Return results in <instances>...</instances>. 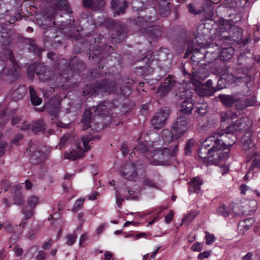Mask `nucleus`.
Returning a JSON list of instances; mask_svg holds the SVG:
<instances>
[{
  "label": "nucleus",
  "instance_id": "f257e3e1",
  "mask_svg": "<svg viewBox=\"0 0 260 260\" xmlns=\"http://www.w3.org/2000/svg\"><path fill=\"white\" fill-rule=\"evenodd\" d=\"M205 143L207 144L208 148L213 152L215 153L217 158H214V160H210L211 163L217 164L222 158L224 157V155H227V153L229 152H225L224 154L218 152L220 150H225L224 142H222V139L220 137V132H213L211 135L206 138L204 141Z\"/></svg>",
  "mask_w": 260,
  "mask_h": 260
},
{
  "label": "nucleus",
  "instance_id": "f03ea898",
  "mask_svg": "<svg viewBox=\"0 0 260 260\" xmlns=\"http://www.w3.org/2000/svg\"><path fill=\"white\" fill-rule=\"evenodd\" d=\"M205 143L207 144L208 148L213 152L215 153L217 158H214V160H210L211 163L217 164L222 158L224 157V155H227V153L229 152H225L224 154L218 152L220 150H225L224 142H222V139L220 137V132H213L211 135L206 138L204 141Z\"/></svg>",
  "mask_w": 260,
  "mask_h": 260
},
{
  "label": "nucleus",
  "instance_id": "7ed1b4c3",
  "mask_svg": "<svg viewBox=\"0 0 260 260\" xmlns=\"http://www.w3.org/2000/svg\"><path fill=\"white\" fill-rule=\"evenodd\" d=\"M243 30L237 26L229 28L228 30H223L219 32L217 37V46L230 45L234 42L240 43L242 41Z\"/></svg>",
  "mask_w": 260,
  "mask_h": 260
},
{
  "label": "nucleus",
  "instance_id": "20e7f679",
  "mask_svg": "<svg viewBox=\"0 0 260 260\" xmlns=\"http://www.w3.org/2000/svg\"><path fill=\"white\" fill-rule=\"evenodd\" d=\"M156 14L155 11L152 9L151 11L146 12L145 15L139 16L134 19H129L131 23L138 27L139 31L141 33L146 32L147 28L151 26V24L156 20Z\"/></svg>",
  "mask_w": 260,
  "mask_h": 260
},
{
  "label": "nucleus",
  "instance_id": "39448f33",
  "mask_svg": "<svg viewBox=\"0 0 260 260\" xmlns=\"http://www.w3.org/2000/svg\"><path fill=\"white\" fill-rule=\"evenodd\" d=\"M178 151V144H176L173 148L170 147L169 148L166 147L158 150L155 152L154 156L156 157L158 159L153 158V160L151 161V164L156 166L167 165L168 164V159L170 157L174 156Z\"/></svg>",
  "mask_w": 260,
  "mask_h": 260
},
{
  "label": "nucleus",
  "instance_id": "423d86ee",
  "mask_svg": "<svg viewBox=\"0 0 260 260\" xmlns=\"http://www.w3.org/2000/svg\"><path fill=\"white\" fill-rule=\"evenodd\" d=\"M104 24L107 27L115 30V34H112V38H114L121 42L126 38L127 27L119 21L107 18L104 21Z\"/></svg>",
  "mask_w": 260,
  "mask_h": 260
},
{
  "label": "nucleus",
  "instance_id": "0eeeda50",
  "mask_svg": "<svg viewBox=\"0 0 260 260\" xmlns=\"http://www.w3.org/2000/svg\"><path fill=\"white\" fill-rule=\"evenodd\" d=\"M95 115L93 116H92L91 110L86 109L84 111L81 120V122L83 124L82 128L83 131H86L88 128H90L92 131L98 132L103 128V124L101 122H99V119L95 121Z\"/></svg>",
  "mask_w": 260,
  "mask_h": 260
},
{
  "label": "nucleus",
  "instance_id": "6e6552de",
  "mask_svg": "<svg viewBox=\"0 0 260 260\" xmlns=\"http://www.w3.org/2000/svg\"><path fill=\"white\" fill-rule=\"evenodd\" d=\"M188 119L184 116H179L177 117L176 121L173 124V131L175 139L180 138L188 129Z\"/></svg>",
  "mask_w": 260,
  "mask_h": 260
},
{
  "label": "nucleus",
  "instance_id": "1a4fd4ad",
  "mask_svg": "<svg viewBox=\"0 0 260 260\" xmlns=\"http://www.w3.org/2000/svg\"><path fill=\"white\" fill-rule=\"evenodd\" d=\"M122 176L129 181H135L138 177L136 165L134 164H126L120 171Z\"/></svg>",
  "mask_w": 260,
  "mask_h": 260
},
{
  "label": "nucleus",
  "instance_id": "9d476101",
  "mask_svg": "<svg viewBox=\"0 0 260 260\" xmlns=\"http://www.w3.org/2000/svg\"><path fill=\"white\" fill-rule=\"evenodd\" d=\"M168 115V112L165 110H161L156 113L151 119L152 125L155 129L162 128L165 124V121Z\"/></svg>",
  "mask_w": 260,
  "mask_h": 260
},
{
  "label": "nucleus",
  "instance_id": "9b49d317",
  "mask_svg": "<svg viewBox=\"0 0 260 260\" xmlns=\"http://www.w3.org/2000/svg\"><path fill=\"white\" fill-rule=\"evenodd\" d=\"M95 88L99 94L100 92H107L109 93L113 92L115 91L117 87L114 81L104 80L102 82L96 83Z\"/></svg>",
  "mask_w": 260,
  "mask_h": 260
},
{
  "label": "nucleus",
  "instance_id": "f8f14e48",
  "mask_svg": "<svg viewBox=\"0 0 260 260\" xmlns=\"http://www.w3.org/2000/svg\"><path fill=\"white\" fill-rule=\"evenodd\" d=\"M128 7L126 0H111V8L113 10V15L116 16L123 14Z\"/></svg>",
  "mask_w": 260,
  "mask_h": 260
},
{
  "label": "nucleus",
  "instance_id": "ddd939ff",
  "mask_svg": "<svg viewBox=\"0 0 260 260\" xmlns=\"http://www.w3.org/2000/svg\"><path fill=\"white\" fill-rule=\"evenodd\" d=\"M156 10L159 15L163 17H168L171 12L172 6L169 0H157Z\"/></svg>",
  "mask_w": 260,
  "mask_h": 260
},
{
  "label": "nucleus",
  "instance_id": "4468645a",
  "mask_svg": "<svg viewBox=\"0 0 260 260\" xmlns=\"http://www.w3.org/2000/svg\"><path fill=\"white\" fill-rule=\"evenodd\" d=\"M175 84L176 81L174 77L169 75L165 78V82L158 87L157 92L160 93L161 96H164L172 89Z\"/></svg>",
  "mask_w": 260,
  "mask_h": 260
},
{
  "label": "nucleus",
  "instance_id": "2eb2a0df",
  "mask_svg": "<svg viewBox=\"0 0 260 260\" xmlns=\"http://www.w3.org/2000/svg\"><path fill=\"white\" fill-rule=\"evenodd\" d=\"M220 137L222 139V142H224L225 149H229L237 141V137L235 133L227 131L220 133Z\"/></svg>",
  "mask_w": 260,
  "mask_h": 260
},
{
  "label": "nucleus",
  "instance_id": "dca6fc26",
  "mask_svg": "<svg viewBox=\"0 0 260 260\" xmlns=\"http://www.w3.org/2000/svg\"><path fill=\"white\" fill-rule=\"evenodd\" d=\"M84 7L93 11L101 10L106 4V0H82Z\"/></svg>",
  "mask_w": 260,
  "mask_h": 260
},
{
  "label": "nucleus",
  "instance_id": "f3484780",
  "mask_svg": "<svg viewBox=\"0 0 260 260\" xmlns=\"http://www.w3.org/2000/svg\"><path fill=\"white\" fill-rule=\"evenodd\" d=\"M39 111H46L51 115L56 116L59 111V103L55 100H51Z\"/></svg>",
  "mask_w": 260,
  "mask_h": 260
},
{
  "label": "nucleus",
  "instance_id": "a211bd4d",
  "mask_svg": "<svg viewBox=\"0 0 260 260\" xmlns=\"http://www.w3.org/2000/svg\"><path fill=\"white\" fill-rule=\"evenodd\" d=\"M46 128V123L42 119H38L31 123V131L35 135H37L40 132L44 134Z\"/></svg>",
  "mask_w": 260,
  "mask_h": 260
},
{
  "label": "nucleus",
  "instance_id": "6ab92c4d",
  "mask_svg": "<svg viewBox=\"0 0 260 260\" xmlns=\"http://www.w3.org/2000/svg\"><path fill=\"white\" fill-rule=\"evenodd\" d=\"M194 105L192 100L191 98H188L184 100L180 107V113L186 115H190L192 114V111L193 109Z\"/></svg>",
  "mask_w": 260,
  "mask_h": 260
},
{
  "label": "nucleus",
  "instance_id": "aec40b11",
  "mask_svg": "<svg viewBox=\"0 0 260 260\" xmlns=\"http://www.w3.org/2000/svg\"><path fill=\"white\" fill-rule=\"evenodd\" d=\"M84 150L80 146H77L76 150H73L70 152H66L64 154V158L72 160H76L78 158H81L84 157Z\"/></svg>",
  "mask_w": 260,
  "mask_h": 260
},
{
  "label": "nucleus",
  "instance_id": "412c9836",
  "mask_svg": "<svg viewBox=\"0 0 260 260\" xmlns=\"http://www.w3.org/2000/svg\"><path fill=\"white\" fill-rule=\"evenodd\" d=\"M245 120L243 119H238L233 122L225 129V131L231 133H234L235 132L242 131L245 129Z\"/></svg>",
  "mask_w": 260,
  "mask_h": 260
},
{
  "label": "nucleus",
  "instance_id": "4be33fe9",
  "mask_svg": "<svg viewBox=\"0 0 260 260\" xmlns=\"http://www.w3.org/2000/svg\"><path fill=\"white\" fill-rule=\"evenodd\" d=\"M252 135V132L248 131L242 138V148L245 151L254 149V144L251 140Z\"/></svg>",
  "mask_w": 260,
  "mask_h": 260
},
{
  "label": "nucleus",
  "instance_id": "5701e85b",
  "mask_svg": "<svg viewBox=\"0 0 260 260\" xmlns=\"http://www.w3.org/2000/svg\"><path fill=\"white\" fill-rule=\"evenodd\" d=\"M218 98L223 105L226 108L232 107L236 102L239 101L233 95L219 94Z\"/></svg>",
  "mask_w": 260,
  "mask_h": 260
},
{
  "label": "nucleus",
  "instance_id": "b1692460",
  "mask_svg": "<svg viewBox=\"0 0 260 260\" xmlns=\"http://www.w3.org/2000/svg\"><path fill=\"white\" fill-rule=\"evenodd\" d=\"M144 34L154 39H158L161 36L162 29L158 25H151L147 28Z\"/></svg>",
  "mask_w": 260,
  "mask_h": 260
},
{
  "label": "nucleus",
  "instance_id": "393cba45",
  "mask_svg": "<svg viewBox=\"0 0 260 260\" xmlns=\"http://www.w3.org/2000/svg\"><path fill=\"white\" fill-rule=\"evenodd\" d=\"M195 108L196 109L193 113L194 118L204 116L208 111V105L206 102L198 103Z\"/></svg>",
  "mask_w": 260,
  "mask_h": 260
},
{
  "label": "nucleus",
  "instance_id": "a878e982",
  "mask_svg": "<svg viewBox=\"0 0 260 260\" xmlns=\"http://www.w3.org/2000/svg\"><path fill=\"white\" fill-rule=\"evenodd\" d=\"M191 41V40H188L184 37H177L176 38L174 41V46L176 50H178L180 52L184 51L187 46L188 43Z\"/></svg>",
  "mask_w": 260,
  "mask_h": 260
},
{
  "label": "nucleus",
  "instance_id": "bb28decb",
  "mask_svg": "<svg viewBox=\"0 0 260 260\" xmlns=\"http://www.w3.org/2000/svg\"><path fill=\"white\" fill-rule=\"evenodd\" d=\"M206 143L204 141L202 144L199 150V156L201 158H206L209 157H214L215 156L214 153L210 150Z\"/></svg>",
  "mask_w": 260,
  "mask_h": 260
},
{
  "label": "nucleus",
  "instance_id": "cd10ccee",
  "mask_svg": "<svg viewBox=\"0 0 260 260\" xmlns=\"http://www.w3.org/2000/svg\"><path fill=\"white\" fill-rule=\"evenodd\" d=\"M30 161L34 165H38L42 162L44 159V154L43 151L40 150L33 151V153L30 157Z\"/></svg>",
  "mask_w": 260,
  "mask_h": 260
},
{
  "label": "nucleus",
  "instance_id": "c85d7f7f",
  "mask_svg": "<svg viewBox=\"0 0 260 260\" xmlns=\"http://www.w3.org/2000/svg\"><path fill=\"white\" fill-rule=\"evenodd\" d=\"M238 63L242 66L243 69H246L247 71L250 70L253 66V62L249 63L250 61H252L250 58L246 57V55L242 54L239 56L238 59Z\"/></svg>",
  "mask_w": 260,
  "mask_h": 260
},
{
  "label": "nucleus",
  "instance_id": "c756f323",
  "mask_svg": "<svg viewBox=\"0 0 260 260\" xmlns=\"http://www.w3.org/2000/svg\"><path fill=\"white\" fill-rule=\"evenodd\" d=\"M190 58L194 64H199L203 63L201 62L202 59H204V53H202L199 49L193 48V51L192 52L191 56Z\"/></svg>",
  "mask_w": 260,
  "mask_h": 260
},
{
  "label": "nucleus",
  "instance_id": "7c9ffc66",
  "mask_svg": "<svg viewBox=\"0 0 260 260\" xmlns=\"http://www.w3.org/2000/svg\"><path fill=\"white\" fill-rule=\"evenodd\" d=\"M234 53V49L232 47L223 48L220 52L221 60L225 61L230 60Z\"/></svg>",
  "mask_w": 260,
  "mask_h": 260
},
{
  "label": "nucleus",
  "instance_id": "2f4dec72",
  "mask_svg": "<svg viewBox=\"0 0 260 260\" xmlns=\"http://www.w3.org/2000/svg\"><path fill=\"white\" fill-rule=\"evenodd\" d=\"M25 93L26 89L24 85H19L17 89L13 91L11 96L14 101H18L25 95Z\"/></svg>",
  "mask_w": 260,
  "mask_h": 260
},
{
  "label": "nucleus",
  "instance_id": "473e14b6",
  "mask_svg": "<svg viewBox=\"0 0 260 260\" xmlns=\"http://www.w3.org/2000/svg\"><path fill=\"white\" fill-rule=\"evenodd\" d=\"M219 56L218 52H214L209 50L204 53V61L207 63H210L215 61Z\"/></svg>",
  "mask_w": 260,
  "mask_h": 260
},
{
  "label": "nucleus",
  "instance_id": "72a5a7b5",
  "mask_svg": "<svg viewBox=\"0 0 260 260\" xmlns=\"http://www.w3.org/2000/svg\"><path fill=\"white\" fill-rule=\"evenodd\" d=\"M95 113V115L104 116L108 114V108L105 104L101 103L96 107H93L91 108Z\"/></svg>",
  "mask_w": 260,
  "mask_h": 260
},
{
  "label": "nucleus",
  "instance_id": "f704fd0d",
  "mask_svg": "<svg viewBox=\"0 0 260 260\" xmlns=\"http://www.w3.org/2000/svg\"><path fill=\"white\" fill-rule=\"evenodd\" d=\"M29 91L31 104L34 106L40 105L42 102V100L38 96L34 87L29 86Z\"/></svg>",
  "mask_w": 260,
  "mask_h": 260
},
{
  "label": "nucleus",
  "instance_id": "c9c22d12",
  "mask_svg": "<svg viewBox=\"0 0 260 260\" xmlns=\"http://www.w3.org/2000/svg\"><path fill=\"white\" fill-rule=\"evenodd\" d=\"M202 183L201 179L194 177L189 184V191L191 192H198L200 189V186Z\"/></svg>",
  "mask_w": 260,
  "mask_h": 260
},
{
  "label": "nucleus",
  "instance_id": "e433bc0d",
  "mask_svg": "<svg viewBox=\"0 0 260 260\" xmlns=\"http://www.w3.org/2000/svg\"><path fill=\"white\" fill-rule=\"evenodd\" d=\"M54 9L59 10H64L69 13H72L70 11V8L68 5V2L67 0H56V3L54 4Z\"/></svg>",
  "mask_w": 260,
  "mask_h": 260
},
{
  "label": "nucleus",
  "instance_id": "4c0bfd02",
  "mask_svg": "<svg viewBox=\"0 0 260 260\" xmlns=\"http://www.w3.org/2000/svg\"><path fill=\"white\" fill-rule=\"evenodd\" d=\"M216 91V88H208L204 85L198 90V94L200 96H209L213 94Z\"/></svg>",
  "mask_w": 260,
  "mask_h": 260
},
{
  "label": "nucleus",
  "instance_id": "58836bf2",
  "mask_svg": "<svg viewBox=\"0 0 260 260\" xmlns=\"http://www.w3.org/2000/svg\"><path fill=\"white\" fill-rule=\"evenodd\" d=\"M13 201L14 205H17L18 206L23 205L25 202V200L24 197L22 193L20 191L15 192L13 197Z\"/></svg>",
  "mask_w": 260,
  "mask_h": 260
},
{
  "label": "nucleus",
  "instance_id": "ea45409f",
  "mask_svg": "<svg viewBox=\"0 0 260 260\" xmlns=\"http://www.w3.org/2000/svg\"><path fill=\"white\" fill-rule=\"evenodd\" d=\"M21 212L24 215L23 220H28L33 216L34 214V210L29 208L27 206H25L22 208Z\"/></svg>",
  "mask_w": 260,
  "mask_h": 260
},
{
  "label": "nucleus",
  "instance_id": "a19ab883",
  "mask_svg": "<svg viewBox=\"0 0 260 260\" xmlns=\"http://www.w3.org/2000/svg\"><path fill=\"white\" fill-rule=\"evenodd\" d=\"M55 30L54 28L51 27L47 28L44 32L43 42L45 43L47 42L56 37L57 36L56 35L54 36Z\"/></svg>",
  "mask_w": 260,
  "mask_h": 260
},
{
  "label": "nucleus",
  "instance_id": "79ce46f5",
  "mask_svg": "<svg viewBox=\"0 0 260 260\" xmlns=\"http://www.w3.org/2000/svg\"><path fill=\"white\" fill-rule=\"evenodd\" d=\"M82 94L84 96L90 95V96H95L98 95V91L95 88V84L94 86H87L85 87L83 91Z\"/></svg>",
  "mask_w": 260,
  "mask_h": 260
},
{
  "label": "nucleus",
  "instance_id": "37998d69",
  "mask_svg": "<svg viewBox=\"0 0 260 260\" xmlns=\"http://www.w3.org/2000/svg\"><path fill=\"white\" fill-rule=\"evenodd\" d=\"M161 137L162 139L165 142H170L172 141L173 139L174 138V131L173 132L169 131L168 129H164L161 133Z\"/></svg>",
  "mask_w": 260,
  "mask_h": 260
},
{
  "label": "nucleus",
  "instance_id": "c03bdc74",
  "mask_svg": "<svg viewBox=\"0 0 260 260\" xmlns=\"http://www.w3.org/2000/svg\"><path fill=\"white\" fill-rule=\"evenodd\" d=\"M39 203V198L35 196L29 197L27 200V206L35 210L36 206Z\"/></svg>",
  "mask_w": 260,
  "mask_h": 260
},
{
  "label": "nucleus",
  "instance_id": "a18cd8bd",
  "mask_svg": "<svg viewBox=\"0 0 260 260\" xmlns=\"http://www.w3.org/2000/svg\"><path fill=\"white\" fill-rule=\"evenodd\" d=\"M208 71L206 68H200L196 72V76L199 79L205 80L208 76Z\"/></svg>",
  "mask_w": 260,
  "mask_h": 260
},
{
  "label": "nucleus",
  "instance_id": "49530a36",
  "mask_svg": "<svg viewBox=\"0 0 260 260\" xmlns=\"http://www.w3.org/2000/svg\"><path fill=\"white\" fill-rule=\"evenodd\" d=\"M95 139V137H91L90 135H86L82 137L81 140L83 142L84 147L85 148L84 151L86 152L90 149V147L88 145V143L90 141L94 140Z\"/></svg>",
  "mask_w": 260,
  "mask_h": 260
},
{
  "label": "nucleus",
  "instance_id": "de8ad7c7",
  "mask_svg": "<svg viewBox=\"0 0 260 260\" xmlns=\"http://www.w3.org/2000/svg\"><path fill=\"white\" fill-rule=\"evenodd\" d=\"M73 138V136L71 134H66L60 138V143L58 145L59 148L61 149L65 145L66 143L68 141H70Z\"/></svg>",
  "mask_w": 260,
  "mask_h": 260
},
{
  "label": "nucleus",
  "instance_id": "09e8293b",
  "mask_svg": "<svg viewBox=\"0 0 260 260\" xmlns=\"http://www.w3.org/2000/svg\"><path fill=\"white\" fill-rule=\"evenodd\" d=\"M26 42H28L30 44V45H31V47L30 48V49L31 50H32L33 51L35 52V53H37V54L41 53L42 50L35 44L34 40H33L32 39H27L26 40Z\"/></svg>",
  "mask_w": 260,
  "mask_h": 260
},
{
  "label": "nucleus",
  "instance_id": "8fccbe9b",
  "mask_svg": "<svg viewBox=\"0 0 260 260\" xmlns=\"http://www.w3.org/2000/svg\"><path fill=\"white\" fill-rule=\"evenodd\" d=\"M217 212L218 214L223 217H227L229 216L231 213L230 210L225 205H223L218 207Z\"/></svg>",
  "mask_w": 260,
  "mask_h": 260
},
{
  "label": "nucleus",
  "instance_id": "3c124183",
  "mask_svg": "<svg viewBox=\"0 0 260 260\" xmlns=\"http://www.w3.org/2000/svg\"><path fill=\"white\" fill-rule=\"evenodd\" d=\"M194 144V141L192 139H189L187 141L185 147L184 148V154L185 155L191 154V148L193 146Z\"/></svg>",
  "mask_w": 260,
  "mask_h": 260
},
{
  "label": "nucleus",
  "instance_id": "603ef678",
  "mask_svg": "<svg viewBox=\"0 0 260 260\" xmlns=\"http://www.w3.org/2000/svg\"><path fill=\"white\" fill-rule=\"evenodd\" d=\"M221 78L227 83L228 85L234 83L236 81L235 76L233 74H225L223 75Z\"/></svg>",
  "mask_w": 260,
  "mask_h": 260
},
{
  "label": "nucleus",
  "instance_id": "864d4df0",
  "mask_svg": "<svg viewBox=\"0 0 260 260\" xmlns=\"http://www.w3.org/2000/svg\"><path fill=\"white\" fill-rule=\"evenodd\" d=\"M134 150L138 151L140 153L144 154L148 151V148L143 142H141L134 148Z\"/></svg>",
  "mask_w": 260,
  "mask_h": 260
},
{
  "label": "nucleus",
  "instance_id": "5fc2aeb1",
  "mask_svg": "<svg viewBox=\"0 0 260 260\" xmlns=\"http://www.w3.org/2000/svg\"><path fill=\"white\" fill-rule=\"evenodd\" d=\"M188 91L187 90H185L183 89L181 91H178L176 93L175 95V98L177 101H180L183 99H187V94L186 92Z\"/></svg>",
  "mask_w": 260,
  "mask_h": 260
},
{
  "label": "nucleus",
  "instance_id": "6e6d98bb",
  "mask_svg": "<svg viewBox=\"0 0 260 260\" xmlns=\"http://www.w3.org/2000/svg\"><path fill=\"white\" fill-rule=\"evenodd\" d=\"M84 200H85L83 198H81L79 200H77L75 203L74 206L72 209V211L74 213H76L81 208Z\"/></svg>",
  "mask_w": 260,
  "mask_h": 260
},
{
  "label": "nucleus",
  "instance_id": "4d7b16f0",
  "mask_svg": "<svg viewBox=\"0 0 260 260\" xmlns=\"http://www.w3.org/2000/svg\"><path fill=\"white\" fill-rule=\"evenodd\" d=\"M131 87L127 84H123L120 87V93L121 95H128L131 93Z\"/></svg>",
  "mask_w": 260,
  "mask_h": 260
},
{
  "label": "nucleus",
  "instance_id": "13d9d810",
  "mask_svg": "<svg viewBox=\"0 0 260 260\" xmlns=\"http://www.w3.org/2000/svg\"><path fill=\"white\" fill-rule=\"evenodd\" d=\"M230 17V21L233 23H238L240 22L242 19V16L241 14H231L229 15Z\"/></svg>",
  "mask_w": 260,
  "mask_h": 260
},
{
  "label": "nucleus",
  "instance_id": "bf43d9fd",
  "mask_svg": "<svg viewBox=\"0 0 260 260\" xmlns=\"http://www.w3.org/2000/svg\"><path fill=\"white\" fill-rule=\"evenodd\" d=\"M66 238L68 239L67 244L68 245L71 246L75 243L77 238V236L75 234H69L66 236Z\"/></svg>",
  "mask_w": 260,
  "mask_h": 260
},
{
  "label": "nucleus",
  "instance_id": "052dcab7",
  "mask_svg": "<svg viewBox=\"0 0 260 260\" xmlns=\"http://www.w3.org/2000/svg\"><path fill=\"white\" fill-rule=\"evenodd\" d=\"M255 103V101L254 98L250 97L249 98H247L245 100L244 104L242 105V107L240 108V109H243L247 107L253 106Z\"/></svg>",
  "mask_w": 260,
  "mask_h": 260
},
{
  "label": "nucleus",
  "instance_id": "680f3d73",
  "mask_svg": "<svg viewBox=\"0 0 260 260\" xmlns=\"http://www.w3.org/2000/svg\"><path fill=\"white\" fill-rule=\"evenodd\" d=\"M188 10H189V12L190 13H192V14H193L194 15H198V14H200L201 13H202V12L203 11H205V9H203V10H198L196 9V8L191 4H190L188 6Z\"/></svg>",
  "mask_w": 260,
  "mask_h": 260
},
{
  "label": "nucleus",
  "instance_id": "e2e57ef3",
  "mask_svg": "<svg viewBox=\"0 0 260 260\" xmlns=\"http://www.w3.org/2000/svg\"><path fill=\"white\" fill-rule=\"evenodd\" d=\"M194 44L193 41H190L187 44V46L186 47V52L185 53L184 57L186 58L188 56L189 54L193 51V46Z\"/></svg>",
  "mask_w": 260,
  "mask_h": 260
},
{
  "label": "nucleus",
  "instance_id": "0e129e2a",
  "mask_svg": "<svg viewBox=\"0 0 260 260\" xmlns=\"http://www.w3.org/2000/svg\"><path fill=\"white\" fill-rule=\"evenodd\" d=\"M195 216L196 215L192 213L187 214L183 218L182 222L183 223L188 224L194 219Z\"/></svg>",
  "mask_w": 260,
  "mask_h": 260
},
{
  "label": "nucleus",
  "instance_id": "69168bd1",
  "mask_svg": "<svg viewBox=\"0 0 260 260\" xmlns=\"http://www.w3.org/2000/svg\"><path fill=\"white\" fill-rule=\"evenodd\" d=\"M228 84L225 82L221 77L218 80L217 87L216 88V91L218 90H220L223 88H226L227 87Z\"/></svg>",
  "mask_w": 260,
  "mask_h": 260
},
{
  "label": "nucleus",
  "instance_id": "338daca9",
  "mask_svg": "<svg viewBox=\"0 0 260 260\" xmlns=\"http://www.w3.org/2000/svg\"><path fill=\"white\" fill-rule=\"evenodd\" d=\"M214 239V236L213 235L210 234L208 232H206V243L209 245L211 244Z\"/></svg>",
  "mask_w": 260,
  "mask_h": 260
},
{
  "label": "nucleus",
  "instance_id": "774afa93",
  "mask_svg": "<svg viewBox=\"0 0 260 260\" xmlns=\"http://www.w3.org/2000/svg\"><path fill=\"white\" fill-rule=\"evenodd\" d=\"M253 168H260V160L258 159H254L251 163V165L249 170L252 169Z\"/></svg>",
  "mask_w": 260,
  "mask_h": 260
}]
</instances>
